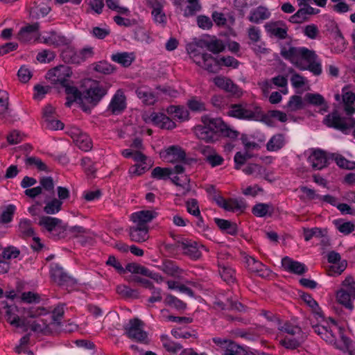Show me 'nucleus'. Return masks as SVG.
<instances>
[{"mask_svg": "<svg viewBox=\"0 0 355 355\" xmlns=\"http://www.w3.org/2000/svg\"><path fill=\"white\" fill-rule=\"evenodd\" d=\"M280 55L286 60H289L300 70H309L315 76L322 73L320 62L318 61V55L313 50L306 47L290 46L288 49L282 46Z\"/></svg>", "mask_w": 355, "mask_h": 355, "instance_id": "nucleus-1", "label": "nucleus"}, {"mask_svg": "<svg viewBox=\"0 0 355 355\" xmlns=\"http://www.w3.org/2000/svg\"><path fill=\"white\" fill-rule=\"evenodd\" d=\"M227 114L230 116L236 119L249 121L264 120V119L266 118V116L262 114L259 107H256L254 110H252L247 104L230 105Z\"/></svg>", "mask_w": 355, "mask_h": 355, "instance_id": "nucleus-2", "label": "nucleus"}, {"mask_svg": "<svg viewBox=\"0 0 355 355\" xmlns=\"http://www.w3.org/2000/svg\"><path fill=\"white\" fill-rule=\"evenodd\" d=\"M201 122L214 133L216 139L218 133L230 139H236L239 136V132L231 129L220 118H211L205 115L201 117Z\"/></svg>", "mask_w": 355, "mask_h": 355, "instance_id": "nucleus-3", "label": "nucleus"}, {"mask_svg": "<svg viewBox=\"0 0 355 355\" xmlns=\"http://www.w3.org/2000/svg\"><path fill=\"white\" fill-rule=\"evenodd\" d=\"M89 87L83 92L84 103L95 106L107 94L110 85L102 84L98 81L89 80Z\"/></svg>", "mask_w": 355, "mask_h": 355, "instance_id": "nucleus-4", "label": "nucleus"}, {"mask_svg": "<svg viewBox=\"0 0 355 355\" xmlns=\"http://www.w3.org/2000/svg\"><path fill=\"white\" fill-rule=\"evenodd\" d=\"M144 322L137 318L130 319L124 326L125 334L132 340L144 344L148 343V333L144 331Z\"/></svg>", "mask_w": 355, "mask_h": 355, "instance_id": "nucleus-5", "label": "nucleus"}, {"mask_svg": "<svg viewBox=\"0 0 355 355\" xmlns=\"http://www.w3.org/2000/svg\"><path fill=\"white\" fill-rule=\"evenodd\" d=\"M160 157L166 162L189 164L185 150L179 146H171L160 153Z\"/></svg>", "mask_w": 355, "mask_h": 355, "instance_id": "nucleus-6", "label": "nucleus"}, {"mask_svg": "<svg viewBox=\"0 0 355 355\" xmlns=\"http://www.w3.org/2000/svg\"><path fill=\"white\" fill-rule=\"evenodd\" d=\"M71 68L67 65H59L49 70L46 78L49 79L52 84H60L63 86L65 85L68 78L71 76Z\"/></svg>", "mask_w": 355, "mask_h": 355, "instance_id": "nucleus-7", "label": "nucleus"}, {"mask_svg": "<svg viewBox=\"0 0 355 355\" xmlns=\"http://www.w3.org/2000/svg\"><path fill=\"white\" fill-rule=\"evenodd\" d=\"M51 276L55 282L67 289L72 288L76 284V280L65 272L63 268L58 263H53L51 268Z\"/></svg>", "mask_w": 355, "mask_h": 355, "instance_id": "nucleus-8", "label": "nucleus"}, {"mask_svg": "<svg viewBox=\"0 0 355 355\" xmlns=\"http://www.w3.org/2000/svg\"><path fill=\"white\" fill-rule=\"evenodd\" d=\"M323 123L327 127L333 128L342 132H345L354 126V123L349 124L346 119L342 117L337 110L327 114L323 119Z\"/></svg>", "mask_w": 355, "mask_h": 355, "instance_id": "nucleus-9", "label": "nucleus"}, {"mask_svg": "<svg viewBox=\"0 0 355 355\" xmlns=\"http://www.w3.org/2000/svg\"><path fill=\"white\" fill-rule=\"evenodd\" d=\"M178 247L183 251V254L189 257L191 259H199L202 256L200 249L207 250L203 245H200L196 241L184 240L178 243Z\"/></svg>", "mask_w": 355, "mask_h": 355, "instance_id": "nucleus-10", "label": "nucleus"}, {"mask_svg": "<svg viewBox=\"0 0 355 355\" xmlns=\"http://www.w3.org/2000/svg\"><path fill=\"white\" fill-rule=\"evenodd\" d=\"M17 306L8 305L5 301L0 302V311L5 314V317L10 324L17 327L26 325L25 319L20 318L16 313Z\"/></svg>", "mask_w": 355, "mask_h": 355, "instance_id": "nucleus-11", "label": "nucleus"}, {"mask_svg": "<svg viewBox=\"0 0 355 355\" xmlns=\"http://www.w3.org/2000/svg\"><path fill=\"white\" fill-rule=\"evenodd\" d=\"M340 259L341 257L339 253L335 251H331L328 253L327 260L329 263H333L327 270L329 275H339L345 270L347 264V261Z\"/></svg>", "mask_w": 355, "mask_h": 355, "instance_id": "nucleus-12", "label": "nucleus"}, {"mask_svg": "<svg viewBox=\"0 0 355 355\" xmlns=\"http://www.w3.org/2000/svg\"><path fill=\"white\" fill-rule=\"evenodd\" d=\"M210 15L214 22H234L236 20L233 11L227 8L213 6Z\"/></svg>", "mask_w": 355, "mask_h": 355, "instance_id": "nucleus-13", "label": "nucleus"}, {"mask_svg": "<svg viewBox=\"0 0 355 355\" xmlns=\"http://www.w3.org/2000/svg\"><path fill=\"white\" fill-rule=\"evenodd\" d=\"M125 108V96L121 89H118L109 104L108 110L110 111L112 114L118 115L121 114Z\"/></svg>", "mask_w": 355, "mask_h": 355, "instance_id": "nucleus-14", "label": "nucleus"}, {"mask_svg": "<svg viewBox=\"0 0 355 355\" xmlns=\"http://www.w3.org/2000/svg\"><path fill=\"white\" fill-rule=\"evenodd\" d=\"M215 85L232 96H240L241 91L230 78L217 76L214 79Z\"/></svg>", "mask_w": 355, "mask_h": 355, "instance_id": "nucleus-15", "label": "nucleus"}, {"mask_svg": "<svg viewBox=\"0 0 355 355\" xmlns=\"http://www.w3.org/2000/svg\"><path fill=\"white\" fill-rule=\"evenodd\" d=\"M157 216V213L153 210H141L131 214L130 218L132 221L137 225L141 226H148L150 223Z\"/></svg>", "mask_w": 355, "mask_h": 355, "instance_id": "nucleus-16", "label": "nucleus"}, {"mask_svg": "<svg viewBox=\"0 0 355 355\" xmlns=\"http://www.w3.org/2000/svg\"><path fill=\"white\" fill-rule=\"evenodd\" d=\"M44 43L53 45L55 46L68 45L71 40L62 35L57 33L55 31L46 33L42 36Z\"/></svg>", "mask_w": 355, "mask_h": 355, "instance_id": "nucleus-17", "label": "nucleus"}, {"mask_svg": "<svg viewBox=\"0 0 355 355\" xmlns=\"http://www.w3.org/2000/svg\"><path fill=\"white\" fill-rule=\"evenodd\" d=\"M282 265L286 270L299 275L307 271V268L304 263L294 261L288 257L282 259Z\"/></svg>", "mask_w": 355, "mask_h": 355, "instance_id": "nucleus-18", "label": "nucleus"}, {"mask_svg": "<svg viewBox=\"0 0 355 355\" xmlns=\"http://www.w3.org/2000/svg\"><path fill=\"white\" fill-rule=\"evenodd\" d=\"M338 302L349 310H352L354 306L352 301L355 300V288L352 287L350 291L341 288L336 295Z\"/></svg>", "mask_w": 355, "mask_h": 355, "instance_id": "nucleus-19", "label": "nucleus"}, {"mask_svg": "<svg viewBox=\"0 0 355 355\" xmlns=\"http://www.w3.org/2000/svg\"><path fill=\"white\" fill-rule=\"evenodd\" d=\"M129 236L134 242L146 241L149 238L148 226H141L136 224V226L130 227Z\"/></svg>", "mask_w": 355, "mask_h": 355, "instance_id": "nucleus-20", "label": "nucleus"}, {"mask_svg": "<svg viewBox=\"0 0 355 355\" xmlns=\"http://www.w3.org/2000/svg\"><path fill=\"white\" fill-rule=\"evenodd\" d=\"M152 8V16L155 22H166L167 17L163 10L164 3L161 0H148Z\"/></svg>", "mask_w": 355, "mask_h": 355, "instance_id": "nucleus-21", "label": "nucleus"}, {"mask_svg": "<svg viewBox=\"0 0 355 355\" xmlns=\"http://www.w3.org/2000/svg\"><path fill=\"white\" fill-rule=\"evenodd\" d=\"M309 162L311 163L313 168L321 170L327 166V159L324 151L318 149L315 150L309 157Z\"/></svg>", "mask_w": 355, "mask_h": 355, "instance_id": "nucleus-22", "label": "nucleus"}, {"mask_svg": "<svg viewBox=\"0 0 355 355\" xmlns=\"http://www.w3.org/2000/svg\"><path fill=\"white\" fill-rule=\"evenodd\" d=\"M61 223L62 220L51 216H42L38 223L39 225L44 227L50 233L53 230H59L60 233H62L63 229L61 227Z\"/></svg>", "mask_w": 355, "mask_h": 355, "instance_id": "nucleus-23", "label": "nucleus"}, {"mask_svg": "<svg viewBox=\"0 0 355 355\" xmlns=\"http://www.w3.org/2000/svg\"><path fill=\"white\" fill-rule=\"evenodd\" d=\"M69 325L70 326L69 328L66 327L63 329V324H62L61 321L51 318H48L46 335L58 334L61 331H73L74 328H76L75 325H73L72 324H69Z\"/></svg>", "mask_w": 355, "mask_h": 355, "instance_id": "nucleus-24", "label": "nucleus"}, {"mask_svg": "<svg viewBox=\"0 0 355 355\" xmlns=\"http://www.w3.org/2000/svg\"><path fill=\"white\" fill-rule=\"evenodd\" d=\"M19 236L26 239L35 235V231L32 225V222L28 219H21L17 228Z\"/></svg>", "mask_w": 355, "mask_h": 355, "instance_id": "nucleus-25", "label": "nucleus"}, {"mask_svg": "<svg viewBox=\"0 0 355 355\" xmlns=\"http://www.w3.org/2000/svg\"><path fill=\"white\" fill-rule=\"evenodd\" d=\"M193 131L196 136L199 139L206 142H213L216 140L214 133H212L204 123L195 126Z\"/></svg>", "mask_w": 355, "mask_h": 355, "instance_id": "nucleus-26", "label": "nucleus"}, {"mask_svg": "<svg viewBox=\"0 0 355 355\" xmlns=\"http://www.w3.org/2000/svg\"><path fill=\"white\" fill-rule=\"evenodd\" d=\"M271 15L269 10L265 6H258L250 12V20L252 22H258L268 19Z\"/></svg>", "mask_w": 355, "mask_h": 355, "instance_id": "nucleus-27", "label": "nucleus"}, {"mask_svg": "<svg viewBox=\"0 0 355 355\" xmlns=\"http://www.w3.org/2000/svg\"><path fill=\"white\" fill-rule=\"evenodd\" d=\"M274 207L272 204L258 203L252 209V214L257 217L271 216L274 213Z\"/></svg>", "mask_w": 355, "mask_h": 355, "instance_id": "nucleus-28", "label": "nucleus"}, {"mask_svg": "<svg viewBox=\"0 0 355 355\" xmlns=\"http://www.w3.org/2000/svg\"><path fill=\"white\" fill-rule=\"evenodd\" d=\"M218 268L219 274L221 278L223 279V281H225L228 284L235 283L236 272L234 269H232L228 266H225L224 264H222L220 262H218Z\"/></svg>", "mask_w": 355, "mask_h": 355, "instance_id": "nucleus-29", "label": "nucleus"}, {"mask_svg": "<svg viewBox=\"0 0 355 355\" xmlns=\"http://www.w3.org/2000/svg\"><path fill=\"white\" fill-rule=\"evenodd\" d=\"M214 222L222 231L229 234L236 235L238 232V226L235 223L218 218H214Z\"/></svg>", "mask_w": 355, "mask_h": 355, "instance_id": "nucleus-30", "label": "nucleus"}, {"mask_svg": "<svg viewBox=\"0 0 355 355\" xmlns=\"http://www.w3.org/2000/svg\"><path fill=\"white\" fill-rule=\"evenodd\" d=\"M136 94L139 99H141L145 105H152L157 100V97L153 92L148 90L144 87H139L136 90Z\"/></svg>", "mask_w": 355, "mask_h": 355, "instance_id": "nucleus-31", "label": "nucleus"}, {"mask_svg": "<svg viewBox=\"0 0 355 355\" xmlns=\"http://www.w3.org/2000/svg\"><path fill=\"white\" fill-rule=\"evenodd\" d=\"M62 87L65 88V92L68 96H71L73 100H78V103L81 104L83 110L84 111L87 110V108L84 104L83 92H80L77 87L69 85L67 83Z\"/></svg>", "mask_w": 355, "mask_h": 355, "instance_id": "nucleus-32", "label": "nucleus"}, {"mask_svg": "<svg viewBox=\"0 0 355 355\" xmlns=\"http://www.w3.org/2000/svg\"><path fill=\"white\" fill-rule=\"evenodd\" d=\"M314 331L326 342L332 343L335 340V336L332 331L327 327L318 324L312 325Z\"/></svg>", "mask_w": 355, "mask_h": 355, "instance_id": "nucleus-33", "label": "nucleus"}, {"mask_svg": "<svg viewBox=\"0 0 355 355\" xmlns=\"http://www.w3.org/2000/svg\"><path fill=\"white\" fill-rule=\"evenodd\" d=\"M66 48L62 51L61 56L65 62H70L74 64H80V60H78V53L76 49L68 45H65Z\"/></svg>", "mask_w": 355, "mask_h": 355, "instance_id": "nucleus-34", "label": "nucleus"}, {"mask_svg": "<svg viewBox=\"0 0 355 355\" xmlns=\"http://www.w3.org/2000/svg\"><path fill=\"white\" fill-rule=\"evenodd\" d=\"M44 202L46 205L44 207V211L46 214H55L62 209V202H60V200H57L56 198L46 200Z\"/></svg>", "mask_w": 355, "mask_h": 355, "instance_id": "nucleus-35", "label": "nucleus"}, {"mask_svg": "<svg viewBox=\"0 0 355 355\" xmlns=\"http://www.w3.org/2000/svg\"><path fill=\"white\" fill-rule=\"evenodd\" d=\"M327 234V229L320 227L303 228V235L306 241H310L313 237L320 238Z\"/></svg>", "mask_w": 355, "mask_h": 355, "instance_id": "nucleus-36", "label": "nucleus"}, {"mask_svg": "<svg viewBox=\"0 0 355 355\" xmlns=\"http://www.w3.org/2000/svg\"><path fill=\"white\" fill-rule=\"evenodd\" d=\"M284 145V137L282 134L275 135L268 141L266 148L269 151H277L281 149Z\"/></svg>", "mask_w": 355, "mask_h": 355, "instance_id": "nucleus-37", "label": "nucleus"}, {"mask_svg": "<svg viewBox=\"0 0 355 355\" xmlns=\"http://www.w3.org/2000/svg\"><path fill=\"white\" fill-rule=\"evenodd\" d=\"M201 58L203 62L201 67L209 72L215 73L216 67L219 65L218 60L209 53H202Z\"/></svg>", "mask_w": 355, "mask_h": 355, "instance_id": "nucleus-38", "label": "nucleus"}, {"mask_svg": "<svg viewBox=\"0 0 355 355\" xmlns=\"http://www.w3.org/2000/svg\"><path fill=\"white\" fill-rule=\"evenodd\" d=\"M306 336H297L293 338L285 337L280 341V343L287 349H295L299 347L304 341Z\"/></svg>", "mask_w": 355, "mask_h": 355, "instance_id": "nucleus-39", "label": "nucleus"}, {"mask_svg": "<svg viewBox=\"0 0 355 355\" xmlns=\"http://www.w3.org/2000/svg\"><path fill=\"white\" fill-rule=\"evenodd\" d=\"M51 8L46 5L33 6L30 10V17L32 19H39L48 15Z\"/></svg>", "mask_w": 355, "mask_h": 355, "instance_id": "nucleus-40", "label": "nucleus"}, {"mask_svg": "<svg viewBox=\"0 0 355 355\" xmlns=\"http://www.w3.org/2000/svg\"><path fill=\"white\" fill-rule=\"evenodd\" d=\"M187 3L184 10V15L186 17L193 16L202 9L200 0H187Z\"/></svg>", "mask_w": 355, "mask_h": 355, "instance_id": "nucleus-41", "label": "nucleus"}, {"mask_svg": "<svg viewBox=\"0 0 355 355\" xmlns=\"http://www.w3.org/2000/svg\"><path fill=\"white\" fill-rule=\"evenodd\" d=\"M38 30V24H29L21 28L19 33V38L23 42H27L31 39V35Z\"/></svg>", "mask_w": 355, "mask_h": 355, "instance_id": "nucleus-42", "label": "nucleus"}, {"mask_svg": "<svg viewBox=\"0 0 355 355\" xmlns=\"http://www.w3.org/2000/svg\"><path fill=\"white\" fill-rule=\"evenodd\" d=\"M278 329L281 331L287 333L295 337L305 336L300 327L293 325L290 322H285L282 326H279Z\"/></svg>", "mask_w": 355, "mask_h": 355, "instance_id": "nucleus-43", "label": "nucleus"}, {"mask_svg": "<svg viewBox=\"0 0 355 355\" xmlns=\"http://www.w3.org/2000/svg\"><path fill=\"white\" fill-rule=\"evenodd\" d=\"M93 66L95 71L105 75L111 74L115 71V67L105 60L95 62Z\"/></svg>", "mask_w": 355, "mask_h": 355, "instance_id": "nucleus-44", "label": "nucleus"}, {"mask_svg": "<svg viewBox=\"0 0 355 355\" xmlns=\"http://www.w3.org/2000/svg\"><path fill=\"white\" fill-rule=\"evenodd\" d=\"M25 164L27 168L35 167L41 171H48V168L45 163L37 157H27L25 159Z\"/></svg>", "mask_w": 355, "mask_h": 355, "instance_id": "nucleus-45", "label": "nucleus"}, {"mask_svg": "<svg viewBox=\"0 0 355 355\" xmlns=\"http://www.w3.org/2000/svg\"><path fill=\"white\" fill-rule=\"evenodd\" d=\"M111 58L114 62L119 63L125 67L130 66L134 60L130 54L125 52L113 54Z\"/></svg>", "mask_w": 355, "mask_h": 355, "instance_id": "nucleus-46", "label": "nucleus"}, {"mask_svg": "<svg viewBox=\"0 0 355 355\" xmlns=\"http://www.w3.org/2000/svg\"><path fill=\"white\" fill-rule=\"evenodd\" d=\"M246 175H252L255 177L261 176L266 174V169L259 164H250L243 169Z\"/></svg>", "mask_w": 355, "mask_h": 355, "instance_id": "nucleus-47", "label": "nucleus"}, {"mask_svg": "<svg viewBox=\"0 0 355 355\" xmlns=\"http://www.w3.org/2000/svg\"><path fill=\"white\" fill-rule=\"evenodd\" d=\"M161 340L164 347L168 352L176 353L178 351L182 349V345L170 340L168 336L162 335L161 336Z\"/></svg>", "mask_w": 355, "mask_h": 355, "instance_id": "nucleus-48", "label": "nucleus"}, {"mask_svg": "<svg viewBox=\"0 0 355 355\" xmlns=\"http://www.w3.org/2000/svg\"><path fill=\"white\" fill-rule=\"evenodd\" d=\"M75 143L80 149L85 152L90 150L92 148L91 139L84 132L79 138L76 139V141H75Z\"/></svg>", "mask_w": 355, "mask_h": 355, "instance_id": "nucleus-49", "label": "nucleus"}, {"mask_svg": "<svg viewBox=\"0 0 355 355\" xmlns=\"http://www.w3.org/2000/svg\"><path fill=\"white\" fill-rule=\"evenodd\" d=\"M171 175V168L155 167L151 173V177L157 180H166Z\"/></svg>", "mask_w": 355, "mask_h": 355, "instance_id": "nucleus-50", "label": "nucleus"}, {"mask_svg": "<svg viewBox=\"0 0 355 355\" xmlns=\"http://www.w3.org/2000/svg\"><path fill=\"white\" fill-rule=\"evenodd\" d=\"M246 208V204L242 200L230 198L226 205V211H243Z\"/></svg>", "mask_w": 355, "mask_h": 355, "instance_id": "nucleus-51", "label": "nucleus"}, {"mask_svg": "<svg viewBox=\"0 0 355 355\" xmlns=\"http://www.w3.org/2000/svg\"><path fill=\"white\" fill-rule=\"evenodd\" d=\"M164 302L166 305L173 306L178 310H184L187 307L186 303L171 295L166 296Z\"/></svg>", "mask_w": 355, "mask_h": 355, "instance_id": "nucleus-52", "label": "nucleus"}, {"mask_svg": "<svg viewBox=\"0 0 355 355\" xmlns=\"http://www.w3.org/2000/svg\"><path fill=\"white\" fill-rule=\"evenodd\" d=\"M207 49L213 53H218L224 51L225 46L220 40H214L210 42H205Z\"/></svg>", "mask_w": 355, "mask_h": 355, "instance_id": "nucleus-53", "label": "nucleus"}, {"mask_svg": "<svg viewBox=\"0 0 355 355\" xmlns=\"http://www.w3.org/2000/svg\"><path fill=\"white\" fill-rule=\"evenodd\" d=\"M48 317L46 318H40L34 321L31 325V329L35 332H41L46 335V330L47 328Z\"/></svg>", "mask_w": 355, "mask_h": 355, "instance_id": "nucleus-54", "label": "nucleus"}, {"mask_svg": "<svg viewBox=\"0 0 355 355\" xmlns=\"http://www.w3.org/2000/svg\"><path fill=\"white\" fill-rule=\"evenodd\" d=\"M189 108L193 112H203L206 110L205 104L196 97H193L187 102Z\"/></svg>", "mask_w": 355, "mask_h": 355, "instance_id": "nucleus-55", "label": "nucleus"}, {"mask_svg": "<svg viewBox=\"0 0 355 355\" xmlns=\"http://www.w3.org/2000/svg\"><path fill=\"white\" fill-rule=\"evenodd\" d=\"M245 262L248 269L252 272H257L262 270L263 264L252 257H246Z\"/></svg>", "mask_w": 355, "mask_h": 355, "instance_id": "nucleus-56", "label": "nucleus"}, {"mask_svg": "<svg viewBox=\"0 0 355 355\" xmlns=\"http://www.w3.org/2000/svg\"><path fill=\"white\" fill-rule=\"evenodd\" d=\"M107 6L119 14L126 15L129 12V10L124 6L119 5L118 0H105Z\"/></svg>", "mask_w": 355, "mask_h": 355, "instance_id": "nucleus-57", "label": "nucleus"}, {"mask_svg": "<svg viewBox=\"0 0 355 355\" xmlns=\"http://www.w3.org/2000/svg\"><path fill=\"white\" fill-rule=\"evenodd\" d=\"M334 159L337 165L340 168L348 170L355 168V162L349 161L342 155H336Z\"/></svg>", "mask_w": 355, "mask_h": 355, "instance_id": "nucleus-58", "label": "nucleus"}, {"mask_svg": "<svg viewBox=\"0 0 355 355\" xmlns=\"http://www.w3.org/2000/svg\"><path fill=\"white\" fill-rule=\"evenodd\" d=\"M40 186L46 191L49 192L52 195L54 194V182L51 177H43L40 180Z\"/></svg>", "mask_w": 355, "mask_h": 355, "instance_id": "nucleus-59", "label": "nucleus"}, {"mask_svg": "<svg viewBox=\"0 0 355 355\" xmlns=\"http://www.w3.org/2000/svg\"><path fill=\"white\" fill-rule=\"evenodd\" d=\"M161 269L166 274L174 276L178 272L179 268L174 264V263L170 260H166L163 262Z\"/></svg>", "mask_w": 355, "mask_h": 355, "instance_id": "nucleus-60", "label": "nucleus"}, {"mask_svg": "<svg viewBox=\"0 0 355 355\" xmlns=\"http://www.w3.org/2000/svg\"><path fill=\"white\" fill-rule=\"evenodd\" d=\"M15 211V206L13 205H8L1 215V223H8L12 221Z\"/></svg>", "mask_w": 355, "mask_h": 355, "instance_id": "nucleus-61", "label": "nucleus"}, {"mask_svg": "<svg viewBox=\"0 0 355 355\" xmlns=\"http://www.w3.org/2000/svg\"><path fill=\"white\" fill-rule=\"evenodd\" d=\"M244 352L242 347L232 341L227 345L223 355H241V352Z\"/></svg>", "mask_w": 355, "mask_h": 355, "instance_id": "nucleus-62", "label": "nucleus"}, {"mask_svg": "<svg viewBox=\"0 0 355 355\" xmlns=\"http://www.w3.org/2000/svg\"><path fill=\"white\" fill-rule=\"evenodd\" d=\"M305 99L310 103L316 106L325 103L324 98L319 94L308 93L305 95Z\"/></svg>", "mask_w": 355, "mask_h": 355, "instance_id": "nucleus-63", "label": "nucleus"}, {"mask_svg": "<svg viewBox=\"0 0 355 355\" xmlns=\"http://www.w3.org/2000/svg\"><path fill=\"white\" fill-rule=\"evenodd\" d=\"M287 107L291 111H295L302 107V98L297 95L292 96L287 103Z\"/></svg>", "mask_w": 355, "mask_h": 355, "instance_id": "nucleus-64", "label": "nucleus"}]
</instances>
